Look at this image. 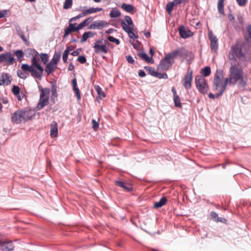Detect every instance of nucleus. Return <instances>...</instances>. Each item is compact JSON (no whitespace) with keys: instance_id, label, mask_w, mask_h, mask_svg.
Masks as SVG:
<instances>
[{"instance_id":"obj_63","label":"nucleus","mask_w":251,"mask_h":251,"mask_svg":"<svg viewBox=\"0 0 251 251\" xmlns=\"http://www.w3.org/2000/svg\"><path fill=\"white\" fill-rule=\"evenodd\" d=\"M74 49V47L72 46H70L67 48V49L65 50H68V53H69L70 52L73 50Z\"/></svg>"},{"instance_id":"obj_20","label":"nucleus","mask_w":251,"mask_h":251,"mask_svg":"<svg viewBox=\"0 0 251 251\" xmlns=\"http://www.w3.org/2000/svg\"><path fill=\"white\" fill-rule=\"evenodd\" d=\"M46 66L45 68V72L49 75L52 73L53 72L55 71L56 68H57V65L54 64L53 63L50 62L46 64Z\"/></svg>"},{"instance_id":"obj_15","label":"nucleus","mask_w":251,"mask_h":251,"mask_svg":"<svg viewBox=\"0 0 251 251\" xmlns=\"http://www.w3.org/2000/svg\"><path fill=\"white\" fill-rule=\"evenodd\" d=\"M115 184L123 188L127 192H131L133 190V187L131 184L127 183L126 182L122 181L121 180H115Z\"/></svg>"},{"instance_id":"obj_44","label":"nucleus","mask_w":251,"mask_h":251,"mask_svg":"<svg viewBox=\"0 0 251 251\" xmlns=\"http://www.w3.org/2000/svg\"><path fill=\"white\" fill-rule=\"evenodd\" d=\"M107 39L109 41L115 43L117 45L120 44V41L113 36H108Z\"/></svg>"},{"instance_id":"obj_21","label":"nucleus","mask_w":251,"mask_h":251,"mask_svg":"<svg viewBox=\"0 0 251 251\" xmlns=\"http://www.w3.org/2000/svg\"><path fill=\"white\" fill-rule=\"evenodd\" d=\"M121 8L125 11L130 13H133L135 9V7L132 5L125 3L122 4Z\"/></svg>"},{"instance_id":"obj_10","label":"nucleus","mask_w":251,"mask_h":251,"mask_svg":"<svg viewBox=\"0 0 251 251\" xmlns=\"http://www.w3.org/2000/svg\"><path fill=\"white\" fill-rule=\"evenodd\" d=\"M14 57L10 52L0 54V63H3L4 65L8 66L14 64Z\"/></svg>"},{"instance_id":"obj_48","label":"nucleus","mask_w":251,"mask_h":251,"mask_svg":"<svg viewBox=\"0 0 251 251\" xmlns=\"http://www.w3.org/2000/svg\"><path fill=\"white\" fill-rule=\"evenodd\" d=\"M15 53L18 59L22 58L24 56V53L22 50H18L15 52Z\"/></svg>"},{"instance_id":"obj_56","label":"nucleus","mask_w":251,"mask_h":251,"mask_svg":"<svg viewBox=\"0 0 251 251\" xmlns=\"http://www.w3.org/2000/svg\"><path fill=\"white\" fill-rule=\"evenodd\" d=\"M126 60L128 63L133 64L134 62V60L133 58L130 55H127L126 56Z\"/></svg>"},{"instance_id":"obj_25","label":"nucleus","mask_w":251,"mask_h":251,"mask_svg":"<svg viewBox=\"0 0 251 251\" xmlns=\"http://www.w3.org/2000/svg\"><path fill=\"white\" fill-rule=\"evenodd\" d=\"M201 73L203 77H207L211 74V69L209 66H206L201 70Z\"/></svg>"},{"instance_id":"obj_24","label":"nucleus","mask_w":251,"mask_h":251,"mask_svg":"<svg viewBox=\"0 0 251 251\" xmlns=\"http://www.w3.org/2000/svg\"><path fill=\"white\" fill-rule=\"evenodd\" d=\"M138 55L142 59L147 62H151L152 60V57H149L144 52H139Z\"/></svg>"},{"instance_id":"obj_6","label":"nucleus","mask_w":251,"mask_h":251,"mask_svg":"<svg viewBox=\"0 0 251 251\" xmlns=\"http://www.w3.org/2000/svg\"><path fill=\"white\" fill-rule=\"evenodd\" d=\"M121 25L123 30L127 33L130 38L135 39L138 38V34L134 32V25L129 16H125L124 20L121 22Z\"/></svg>"},{"instance_id":"obj_34","label":"nucleus","mask_w":251,"mask_h":251,"mask_svg":"<svg viewBox=\"0 0 251 251\" xmlns=\"http://www.w3.org/2000/svg\"><path fill=\"white\" fill-rule=\"evenodd\" d=\"M86 10H87V12L88 15V14H90L91 13H96L97 12L101 11L102 10V8H100V7H96V8L92 7V8H90L87 9Z\"/></svg>"},{"instance_id":"obj_18","label":"nucleus","mask_w":251,"mask_h":251,"mask_svg":"<svg viewBox=\"0 0 251 251\" xmlns=\"http://www.w3.org/2000/svg\"><path fill=\"white\" fill-rule=\"evenodd\" d=\"M179 33L180 36L182 38H187L192 35V32L188 29H186L184 27L182 26L178 29Z\"/></svg>"},{"instance_id":"obj_45","label":"nucleus","mask_w":251,"mask_h":251,"mask_svg":"<svg viewBox=\"0 0 251 251\" xmlns=\"http://www.w3.org/2000/svg\"><path fill=\"white\" fill-rule=\"evenodd\" d=\"M17 30L18 35L21 37V38L22 39V40L25 43L26 42H27V40L25 35H24V33L23 32H22L21 31H20V30H18V29H17Z\"/></svg>"},{"instance_id":"obj_33","label":"nucleus","mask_w":251,"mask_h":251,"mask_svg":"<svg viewBox=\"0 0 251 251\" xmlns=\"http://www.w3.org/2000/svg\"><path fill=\"white\" fill-rule=\"evenodd\" d=\"M174 6H175V5L173 1L169 2L167 4L166 9L169 14H171Z\"/></svg>"},{"instance_id":"obj_51","label":"nucleus","mask_w":251,"mask_h":251,"mask_svg":"<svg viewBox=\"0 0 251 251\" xmlns=\"http://www.w3.org/2000/svg\"><path fill=\"white\" fill-rule=\"evenodd\" d=\"M222 95H220V93H219L218 92L217 93L215 94H213L212 93H209V95H208V97L210 98V99H214L215 98H218V97H219L220 96H221Z\"/></svg>"},{"instance_id":"obj_13","label":"nucleus","mask_w":251,"mask_h":251,"mask_svg":"<svg viewBox=\"0 0 251 251\" xmlns=\"http://www.w3.org/2000/svg\"><path fill=\"white\" fill-rule=\"evenodd\" d=\"M14 249L12 241L7 240L0 241V249L2 251H11Z\"/></svg>"},{"instance_id":"obj_7","label":"nucleus","mask_w":251,"mask_h":251,"mask_svg":"<svg viewBox=\"0 0 251 251\" xmlns=\"http://www.w3.org/2000/svg\"><path fill=\"white\" fill-rule=\"evenodd\" d=\"M50 93V90L49 88H46L41 90L40 99L36 107L37 110L42 109L48 104Z\"/></svg>"},{"instance_id":"obj_8","label":"nucleus","mask_w":251,"mask_h":251,"mask_svg":"<svg viewBox=\"0 0 251 251\" xmlns=\"http://www.w3.org/2000/svg\"><path fill=\"white\" fill-rule=\"evenodd\" d=\"M196 86L201 93L205 94L209 90V86L206 79L202 75H197L195 77Z\"/></svg>"},{"instance_id":"obj_41","label":"nucleus","mask_w":251,"mask_h":251,"mask_svg":"<svg viewBox=\"0 0 251 251\" xmlns=\"http://www.w3.org/2000/svg\"><path fill=\"white\" fill-rule=\"evenodd\" d=\"M25 72L23 70H18L17 71V75L19 77L22 79H25L27 77V75Z\"/></svg>"},{"instance_id":"obj_60","label":"nucleus","mask_w":251,"mask_h":251,"mask_svg":"<svg viewBox=\"0 0 251 251\" xmlns=\"http://www.w3.org/2000/svg\"><path fill=\"white\" fill-rule=\"evenodd\" d=\"M116 30L115 29L113 28H109L108 30H106L105 33L107 34H111L113 33L114 31H116Z\"/></svg>"},{"instance_id":"obj_37","label":"nucleus","mask_w":251,"mask_h":251,"mask_svg":"<svg viewBox=\"0 0 251 251\" xmlns=\"http://www.w3.org/2000/svg\"><path fill=\"white\" fill-rule=\"evenodd\" d=\"M72 4V0H65L63 5V8L64 9H68L71 7Z\"/></svg>"},{"instance_id":"obj_62","label":"nucleus","mask_w":251,"mask_h":251,"mask_svg":"<svg viewBox=\"0 0 251 251\" xmlns=\"http://www.w3.org/2000/svg\"><path fill=\"white\" fill-rule=\"evenodd\" d=\"M74 68H75L74 65H73V64L72 63H71L69 65L68 70L69 71H72V70H73L74 69Z\"/></svg>"},{"instance_id":"obj_19","label":"nucleus","mask_w":251,"mask_h":251,"mask_svg":"<svg viewBox=\"0 0 251 251\" xmlns=\"http://www.w3.org/2000/svg\"><path fill=\"white\" fill-rule=\"evenodd\" d=\"M76 25V23L69 24V26L65 29L64 37H66L69 35L71 32L79 30V29L77 28V26H75Z\"/></svg>"},{"instance_id":"obj_32","label":"nucleus","mask_w":251,"mask_h":251,"mask_svg":"<svg viewBox=\"0 0 251 251\" xmlns=\"http://www.w3.org/2000/svg\"><path fill=\"white\" fill-rule=\"evenodd\" d=\"M208 38L211 43L218 42V39L215 35H214L211 31L208 32Z\"/></svg>"},{"instance_id":"obj_26","label":"nucleus","mask_w":251,"mask_h":251,"mask_svg":"<svg viewBox=\"0 0 251 251\" xmlns=\"http://www.w3.org/2000/svg\"><path fill=\"white\" fill-rule=\"evenodd\" d=\"M92 20V18L90 17L88 18H87L86 19L84 20L83 21L81 22L77 26V28L79 29V30L81 29L84 27V26H86L88 25L90 21H91Z\"/></svg>"},{"instance_id":"obj_4","label":"nucleus","mask_w":251,"mask_h":251,"mask_svg":"<svg viewBox=\"0 0 251 251\" xmlns=\"http://www.w3.org/2000/svg\"><path fill=\"white\" fill-rule=\"evenodd\" d=\"M32 112L28 109L19 110L15 111L11 117L13 123L18 124L22 122H26L33 117Z\"/></svg>"},{"instance_id":"obj_27","label":"nucleus","mask_w":251,"mask_h":251,"mask_svg":"<svg viewBox=\"0 0 251 251\" xmlns=\"http://www.w3.org/2000/svg\"><path fill=\"white\" fill-rule=\"evenodd\" d=\"M121 15V12L120 10L116 9H112L110 13L109 14V16L111 18H118L120 17Z\"/></svg>"},{"instance_id":"obj_64","label":"nucleus","mask_w":251,"mask_h":251,"mask_svg":"<svg viewBox=\"0 0 251 251\" xmlns=\"http://www.w3.org/2000/svg\"><path fill=\"white\" fill-rule=\"evenodd\" d=\"M248 32L251 38V25H249L247 27Z\"/></svg>"},{"instance_id":"obj_57","label":"nucleus","mask_w":251,"mask_h":251,"mask_svg":"<svg viewBox=\"0 0 251 251\" xmlns=\"http://www.w3.org/2000/svg\"><path fill=\"white\" fill-rule=\"evenodd\" d=\"M7 10H3L0 11V18L5 17L7 15Z\"/></svg>"},{"instance_id":"obj_61","label":"nucleus","mask_w":251,"mask_h":251,"mask_svg":"<svg viewBox=\"0 0 251 251\" xmlns=\"http://www.w3.org/2000/svg\"><path fill=\"white\" fill-rule=\"evenodd\" d=\"M87 35H88V38H90V37H92L93 36H94L95 35V33H93L91 31H88V32H86Z\"/></svg>"},{"instance_id":"obj_2","label":"nucleus","mask_w":251,"mask_h":251,"mask_svg":"<svg viewBox=\"0 0 251 251\" xmlns=\"http://www.w3.org/2000/svg\"><path fill=\"white\" fill-rule=\"evenodd\" d=\"M226 78L229 85H235L238 81L241 86L244 87L247 85L246 81L244 79L242 69L238 68L235 64L230 67L228 77Z\"/></svg>"},{"instance_id":"obj_36","label":"nucleus","mask_w":251,"mask_h":251,"mask_svg":"<svg viewBox=\"0 0 251 251\" xmlns=\"http://www.w3.org/2000/svg\"><path fill=\"white\" fill-rule=\"evenodd\" d=\"M51 99L57 98V87L55 85H52L51 87Z\"/></svg>"},{"instance_id":"obj_39","label":"nucleus","mask_w":251,"mask_h":251,"mask_svg":"<svg viewBox=\"0 0 251 251\" xmlns=\"http://www.w3.org/2000/svg\"><path fill=\"white\" fill-rule=\"evenodd\" d=\"M145 69L148 72L150 75L153 76H154L156 71H155L153 68L149 66H145Z\"/></svg>"},{"instance_id":"obj_1","label":"nucleus","mask_w":251,"mask_h":251,"mask_svg":"<svg viewBox=\"0 0 251 251\" xmlns=\"http://www.w3.org/2000/svg\"><path fill=\"white\" fill-rule=\"evenodd\" d=\"M30 53L33 54V57L31 60V65L24 64L21 69L25 72L30 73L31 75L34 78L41 80L44 73V68L40 64V59L38 57V52L35 50H30Z\"/></svg>"},{"instance_id":"obj_14","label":"nucleus","mask_w":251,"mask_h":251,"mask_svg":"<svg viewBox=\"0 0 251 251\" xmlns=\"http://www.w3.org/2000/svg\"><path fill=\"white\" fill-rule=\"evenodd\" d=\"M109 25V23L105 21L98 20L93 22L90 24L89 29H101L104 27L107 26Z\"/></svg>"},{"instance_id":"obj_43","label":"nucleus","mask_w":251,"mask_h":251,"mask_svg":"<svg viewBox=\"0 0 251 251\" xmlns=\"http://www.w3.org/2000/svg\"><path fill=\"white\" fill-rule=\"evenodd\" d=\"M12 93L16 96H18L20 94V89L19 86L14 85L12 90Z\"/></svg>"},{"instance_id":"obj_28","label":"nucleus","mask_w":251,"mask_h":251,"mask_svg":"<svg viewBox=\"0 0 251 251\" xmlns=\"http://www.w3.org/2000/svg\"><path fill=\"white\" fill-rule=\"evenodd\" d=\"M61 57V53L59 52H55L53 56V58L50 61V62L53 63L57 65L58 62L59 61Z\"/></svg>"},{"instance_id":"obj_58","label":"nucleus","mask_w":251,"mask_h":251,"mask_svg":"<svg viewBox=\"0 0 251 251\" xmlns=\"http://www.w3.org/2000/svg\"><path fill=\"white\" fill-rule=\"evenodd\" d=\"M138 75L139 76L143 77L146 76V73L143 70H140L138 72Z\"/></svg>"},{"instance_id":"obj_59","label":"nucleus","mask_w":251,"mask_h":251,"mask_svg":"<svg viewBox=\"0 0 251 251\" xmlns=\"http://www.w3.org/2000/svg\"><path fill=\"white\" fill-rule=\"evenodd\" d=\"M79 50H80L78 49V50L71 52V54L74 56H77L79 54V52H80Z\"/></svg>"},{"instance_id":"obj_38","label":"nucleus","mask_w":251,"mask_h":251,"mask_svg":"<svg viewBox=\"0 0 251 251\" xmlns=\"http://www.w3.org/2000/svg\"><path fill=\"white\" fill-rule=\"evenodd\" d=\"M154 76L157 77L159 79H161V78L167 79V78H168V75H167L166 73L162 74L160 73H158L157 72H156Z\"/></svg>"},{"instance_id":"obj_5","label":"nucleus","mask_w":251,"mask_h":251,"mask_svg":"<svg viewBox=\"0 0 251 251\" xmlns=\"http://www.w3.org/2000/svg\"><path fill=\"white\" fill-rule=\"evenodd\" d=\"M229 84L226 78L223 80V72L221 70H217L214 77V86L215 90L222 95L225 91L227 84Z\"/></svg>"},{"instance_id":"obj_30","label":"nucleus","mask_w":251,"mask_h":251,"mask_svg":"<svg viewBox=\"0 0 251 251\" xmlns=\"http://www.w3.org/2000/svg\"><path fill=\"white\" fill-rule=\"evenodd\" d=\"M95 89L97 91L100 99H102V98H104L105 97L104 92L102 91L101 88L99 86H95Z\"/></svg>"},{"instance_id":"obj_11","label":"nucleus","mask_w":251,"mask_h":251,"mask_svg":"<svg viewBox=\"0 0 251 251\" xmlns=\"http://www.w3.org/2000/svg\"><path fill=\"white\" fill-rule=\"evenodd\" d=\"M103 45H94V52L96 54L107 53L109 51V47L110 44L108 41L105 40Z\"/></svg>"},{"instance_id":"obj_42","label":"nucleus","mask_w":251,"mask_h":251,"mask_svg":"<svg viewBox=\"0 0 251 251\" xmlns=\"http://www.w3.org/2000/svg\"><path fill=\"white\" fill-rule=\"evenodd\" d=\"M210 48L211 51L213 52H215L218 49V43H210Z\"/></svg>"},{"instance_id":"obj_52","label":"nucleus","mask_w":251,"mask_h":251,"mask_svg":"<svg viewBox=\"0 0 251 251\" xmlns=\"http://www.w3.org/2000/svg\"><path fill=\"white\" fill-rule=\"evenodd\" d=\"M238 4L240 6H245L247 3V0H236Z\"/></svg>"},{"instance_id":"obj_9","label":"nucleus","mask_w":251,"mask_h":251,"mask_svg":"<svg viewBox=\"0 0 251 251\" xmlns=\"http://www.w3.org/2000/svg\"><path fill=\"white\" fill-rule=\"evenodd\" d=\"M244 56V54L242 51V48L239 46L238 43H236L231 47L229 52V58L230 60H236V58L241 59Z\"/></svg>"},{"instance_id":"obj_16","label":"nucleus","mask_w":251,"mask_h":251,"mask_svg":"<svg viewBox=\"0 0 251 251\" xmlns=\"http://www.w3.org/2000/svg\"><path fill=\"white\" fill-rule=\"evenodd\" d=\"M10 83V76L8 74L2 73L0 76V85H8Z\"/></svg>"},{"instance_id":"obj_35","label":"nucleus","mask_w":251,"mask_h":251,"mask_svg":"<svg viewBox=\"0 0 251 251\" xmlns=\"http://www.w3.org/2000/svg\"><path fill=\"white\" fill-rule=\"evenodd\" d=\"M41 59L44 64H46L49 61V56L47 53H41L40 54Z\"/></svg>"},{"instance_id":"obj_55","label":"nucleus","mask_w":251,"mask_h":251,"mask_svg":"<svg viewBox=\"0 0 251 251\" xmlns=\"http://www.w3.org/2000/svg\"><path fill=\"white\" fill-rule=\"evenodd\" d=\"M88 39V35L86 33V32H85L83 34L82 36V38L81 39V42L83 43L85 42L87 39Z\"/></svg>"},{"instance_id":"obj_50","label":"nucleus","mask_w":251,"mask_h":251,"mask_svg":"<svg viewBox=\"0 0 251 251\" xmlns=\"http://www.w3.org/2000/svg\"><path fill=\"white\" fill-rule=\"evenodd\" d=\"M92 126L94 130L97 131L99 128V123L96 121L95 120H92Z\"/></svg>"},{"instance_id":"obj_49","label":"nucleus","mask_w":251,"mask_h":251,"mask_svg":"<svg viewBox=\"0 0 251 251\" xmlns=\"http://www.w3.org/2000/svg\"><path fill=\"white\" fill-rule=\"evenodd\" d=\"M69 53L68 52V50H64L63 56H62V59L64 63H66L67 62L68 59V56Z\"/></svg>"},{"instance_id":"obj_22","label":"nucleus","mask_w":251,"mask_h":251,"mask_svg":"<svg viewBox=\"0 0 251 251\" xmlns=\"http://www.w3.org/2000/svg\"><path fill=\"white\" fill-rule=\"evenodd\" d=\"M72 84H73V90L77 97V100H80L81 95H80L79 90L77 86V82H76V80L75 78H74L72 80Z\"/></svg>"},{"instance_id":"obj_40","label":"nucleus","mask_w":251,"mask_h":251,"mask_svg":"<svg viewBox=\"0 0 251 251\" xmlns=\"http://www.w3.org/2000/svg\"><path fill=\"white\" fill-rule=\"evenodd\" d=\"M173 2L175 6H177L181 4L184 5L188 2V0H174Z\"/></svg>"},{"instance_id":"obj_31","label":"nucleus","mask_w":251,"mask_h":251,"mask_svg":"<svg viewBox=\"0 0 251 251\" xmlns=\"http://www.w3.org/2000/svg\"><path fill=\"white\" fill-rule=\"evenodd\" d=\"M174 101L175 102V105L177 107H181V103L180 102V99L177 95H176L174 96Z\"/></svg>"},{"instance_id":"obj_54","label":"nucleus","mask_w":251,"mask_h":251,"mask_svg":"<svg viewBox=\"0 0 251 251\" xmlns=\"http://www.w3.org/2000/svg\"><path fill=\"white\" fill-rule=\"evenodd\" d=\"M79 11H82V12L81 13H80L78 15L79 18L84 17L88 15L86 10H84L79 9Z\"/></svg>"},{"instance_id":"obj_23","label":"nucleus","mask_w":251,"mask_h":251,"mask_svg":"<svg viewBox=\"0 0 251 251\" xmlns=\"http://www.w3.org/2000/svg\"><path fill=\"white\" fill-rule=\"evenodd\" d=\"M167 202V199L163 197L161 198L159 201L154 203L153 206L154 208H158L165 205Z\"/></svg>"},{"instance_id":"obj_29","label":"nucleus","mask_w":251,"mask_h":251,"mask_svg":"<svg viewBox=\"0 0 251 251\" xmlns=\"http://www.w3.org/2000/svg\"><path fill=\"white\" fill-rule=\"evenodd\" d=\"M225 0H218V11L219 12L222 14V15H224V2Z\"/></svg>"},{"instance_id":"obj_46","label":"nucleus","mask_w":251,"mask_h":251,"mask_svg":"<svg viewBox=\"0 0 251 251\" xmlns=\"http://www.w3.org/2000/svg\"><path fill=\"white\" fill-rule=\"evenodd\" d=\"M210 216L211 219L215 222L216 220L218 218V214L214 211H211L210 212Z\"/></svg>"},{"instance_id":"obj_12","label":"nucleus","mask_w":251,"mask_h":251,"mask_svg":"<svg viewBox=\"0 0 251 251\" xmlns=\"http://www.w3.org/2000/svg\"><path fill=\"white\" fill-rule=\"evenodd\" d=\"M192 74V70H188L187 75H185L184 77L183 86L185 89H189L191 87Z\"/></svg>"},{"instance_id":"obj_3","label":"nucleus","mask_w":251,"mask_h":251,"mask_svg":"<svg viewBox=\"0 0 251 251\" xmlns=\"http://www.w3.org/2000/svg\"><path fill=\"white\" fill-rule=\"evenodd\" d=\"M184 53L182 49H178L169 53L164 58H163L157 66V69L160 71H167L174 61V59L177 56H183Z\"/></svg>"},{"instance_id":"obj_47","label":"nucleus","mask_w":251,"mask_h":251,"mask_svg":"<svg viewBox=\"0 0 251 251\" xmlns=\"http://www.w3.org/2000/svg\"><path fill=\"white\" fill-rule=\"evenodd\" d=\"M77 60L81 64H84L86 62V59L84 55L79 56Z\"/></svg>"},{"instance_id":"obj_17","label":"nucleus","mask_w":251,"mask_h":251,"mask_svg":"<svg viewBox=\"0 0 251 251\" xmlns=\"http://www.w3.org/2000/svg\"><path fill=\"white\" fill-rule=\"evenodd\" d=\"M50 136L51 138L56 137L58 135V125L55 121H53L50 125Z\"/></svg>"},{"instance_id":"obj_53","label":"nucleus","mask_w":251,"mask_h":251,"mask_svg":"<svg viewBox=\"0 0 251 251\" xmlns=\"http://www.w3.org/2000/svg\"><path fill=\"white\" fill-rule=\"evenodd\" d=\"M227 222V220L226 219L219 217L218 218L216 221V223L220 222L224 224H226Z\"/></svg>"}]
</instances>
